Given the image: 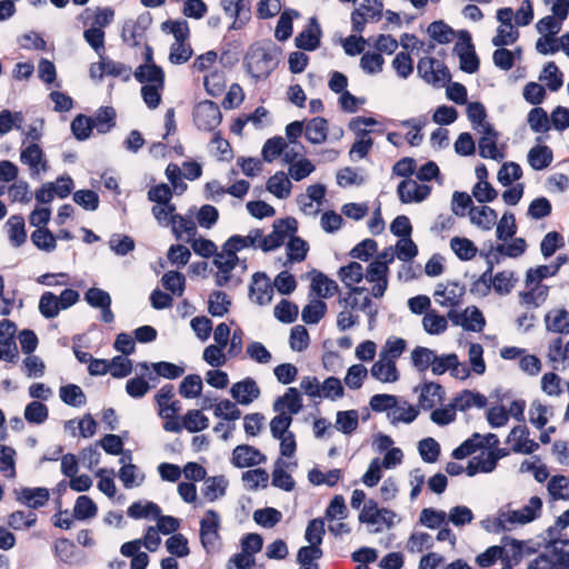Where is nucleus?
<instances>
[{
  "label": "nucleus",
  "mask_w": 569,
  "mask_h": 569,
  "mask_svg": "<svg viewBox=\"0 0 569 569\" xmlns=\"http://www.w3.org/2000/svg\"><path fill=\"white\" fill-rule=\"evenodd\" d=\"M274 44L252 43L244 57L247 72L254 79H267L277 68Z\"/></svg>",
  "instance_id": "f257e3e1"
},
{
  "label": "nucleus",
  "mask_w": 569,
  "mask_h": 569,
  "mask_svg": "<svg viewBox=\"0 0 569 569\" xmlns=\"http://www.w3.org/2000/svg\"><path fill=\"white\" fill-rule=\"evenodd\" d=\"M173 398L174 387L167 383L157 392L154 401L158 406L159 417L164 419L163 429L168 432H181L182 426L178 416L181 410V403L179 400H172Z\"/></svg>",
  "instance_id": "f03ea898"
},
{
  "label": "nucleus",
  "mask_w": 569,
  "mask_h": 569,
  "mask_svg": "<svg viewBox=\"0 0 569 569\" xmlns=\"http://www.w3.org/2000/svg\"><path fill=\"white\" fill-rule=\"evenodd\" d=\"M541 509L542 500L538 496H533L523 508L500 512L495 520V530L497 532L511 530L516 523L525 525L531 522L540 516Z\"/></svg>",
  "instance_id": "7ed1b4c3"
},
{
  "label": "nucleus",
  "mask_w": 569,
  "mask_h": 569,
  "mask_svg": "<svg viewBox=\"0 0 569 569\" xmlns=\"http://www.w3.org/2000/svg\"><path fill=\"white\" fill-rule=\"evenodd\" d=\"M559 539H551L546 551L538 555L528 566V569H569V551L559 547ZM566 545L567 541H561Z\"/></svg>",
  "instance_id": "20e7f679"
},
{
  "label": "nucleus",
  "mask_w": 569,
  "mask_h": 569,
  "mask_svg": "<svg viewBox=\"0 0 569 569\" xmlns=\"http://www.w3.org/2000/svg\"><path fill=\"white\" fill-rule=\"evenodd\" d=\"M453 52L459 57L460 69L463 72L475 73L479 70L480 60L476 53L469 31H459V40L453 47Z\"/></svg>",
  "instance_id": "39448f33"
},
{
  "label": "nucleus",
  "mask_w": 569,
  "mask_h": 569,
  "mask_svg": "<svg viewBox=\"0 0 569 569\" xmlns=\"http://www.w3.org/2000/svg\"><path fill=\"white\" fill-rule=\"evenodd\" d=\"M417 70L427 83L433 86H445L451 81V73L447 66L432 57L420 58Z\"/></svg>",
  "instance_id": "423d86ee"
},
{
  "label": "nucleus",
  "mask_w": 569,
  "mask_h": 569,
  "mask_svg": "<svg viewBox=\"0 0 569 569\" xmlns=\"http://www.w3.org/2000/svg\"><path fill=\"white\" fill-rule=\"evenodd\" d=\"M222 120V113L218 103L212 100H203L193 109V122L199 130L213 131Z\"/></svg>",
  "instance_id": "0eeeda50"
},
{
  "label": "nucleus",
  "mask_w": 569,
  "mask_h": 569,
  "mask_svg": "<svg viewBox=\"0 0 569 569\" xmlns=\"http://www.w3.org/2000/svg\"><path fill=\"white\" fill-rule=\"evenodd\" d=\"M297 231L295 219H279L273 222V230L261 238L259 247L262 251L269 252L281 247L289 233Z\"/></svg>",
  "instance_id": "6e6552de"
},
{
  "label": "nucleus",
  "mask_w": 569,
  "mask_h": 569,
  "mask_svg": "<svg viewBox=\"0 0 569 569\" xmlns=\"http://www.w3.org/2000/svg\"><path fill=\"white\" fill-rule=\"evenodd\" d=\"M367 291L365 287H350L346 297L339 298V303L343 305L347 310H361L363 311L368 318L369 323L376 321V317L378 315V310L373 308L372 301L368 295L362 298V301H359V296L363 295Z\"/></svg>",
  "instance_id": "1a4fd4ad"
},
{
  "label": "nucleus",
  "mask_w": 569,
  "mask_h": 569,
  "mask_svg": "<svg viewBox=\"0 0 569 569\" xmlns=\"http://www.w3.org/2000/svg\"><path fill=\"white\" fill-rule=\"evenodd\" d=\"M152 16L149 11H144L137 17L136 21H128L124 23L121 32V38L131 47H137L144 38L146 31L152 23Z\"/></svg>",
  "instance_id": "9d476101"
},
{
  "label": "nucleus",
  "mask_w": 569,
  "mask_h": 569,
  "mask_svg": "<svg viewBox=\"0 0 569 569\" xmlns=\"http://www.w3.org/2000/svg\"><path fill=\"white\" fill-rule=\"evenodd\" d=\"M448 318L455 326H461L467 331L481 332L486 326L482 312L475 306L467 308L462 312L450 310Z\"/></svg>",
  "instance_id": "9b49d317"
},
{
  "label": "nucleus",
  "mask_w": 569,
  "mask_h": 569,
  "mask_svg": "<svg viewBox=\"0 0 569 569\" xmlns=\"http://www.w3.org/2000/svg\"><path fill=\"white\" fill-rule=\"evenodd\" d=\"M250 299L259 306L269 305L273 297V284L264 272H256L249 286Z\"/></svg>",
  "instance_id": "f8f14e48"
},
{
  "label": "nucleus",
  "mask_w": 569,
  "mask_h": 569,
  "mask_svg": "<svg viewBox=\"0 0 569 569\" xmlns=\"http://www.w3.org/2000/svg\"><path fill=\"white\" fill-rule=\"evenodd\" d=\"M219 515L212 509L207 510L206 517L200 521V540L207 551L216 546L219 539Z\"/></svg>",
  "instance_id": "ddd939ff"
},
{
  "label": "nucleus",
  "mask_w": 569,
  "mask_h": 569,
  "mask_svg": "<svg viewBox=\"0 0 569 569\" xmlns=\"http://www.w3.org/2000/svg\"><path fill=\"white\" fill-rule=\"evenodd\" d=\"M498 131L490 123L483 126L482 136L479 139V156L485 159L500 161L505 153L497 148Z\"/></svg>",
  "instance_id": "4468645a"
},
{
  "label": "nucleus",
  "mask_w": 569,
  "mask_h": 569,
  "mask_svg": "<svg viewBox=\"0 0 569 569\" xmlns=\"http://www.w3.org/2000/svg\"><path fill=\"white\" fill-rule=\"evenodd\" d=\"M397 192L402 203L421 202L431 193V187L405 179L398 184Z\"/></svg>",
  "instance_id": "2eb2a0df"
},
{
  "label": "nucleus",
  "mask_w": 569,
  "mask_h": 569,
  "mask_svg": "<svg viewBox=\"0 0 569 569\" xmlns=\"http://www.w3.org/2000/svg\"><path fill=\"white\" fill-rule=\"evenodd\" d=\"M267 457L257 448L239 445L232 451L231 462L237 468L253 467L263 463Z\"/></svg>",
  "instance_id": "dca6fc26"
},
{
  "label": "nucleus",
  "mask_w": 569,
  "mask_h": 569,
  "mask_svg": "<svg viewBox=\"0 0 569 569\" xmlns=\"http://www.w3.org/2000/svg\"><path fill=\"white\" fill-rule=\"evenodd\" d=\"M16 331L17 326L13 321L8 319L0 321V351L7 361H13L18 353Z\"/></svg>",
  "instance_id": "f3484780"
},
{
  "label": "nucleus",
  "mask_w": 569,
  "mask_h": 569,
  "mask_svg": "<svg viewBox=\"0 0 569 569\" xmlns=\"http://www.w3.org/2000/svg\"><path fill=\"white\" fill-rule=\"evenodd\" d=\"M529 430L525 425L516 426L511 429L507 441L512 442V451L516 453L530 455L535 452L539 445L528 438Z\"/></svg>",
  "instance_id": "a211bd4d"
},
{
  "label": "nucleus",
  "mask_w": 569,
  "mask_h": 569,
  "mask_svg": "<svg viewBox=\"0 0 569 569\" xmlns=\"http://www.w3.org/2000/svg\"><path fill=\"white\" fill-rule=\"evenodd\" d=\"M230 393L238 403L248 406L260 397V389L254 379L248 377L233 383Z\"/></svg>",
  "instance_id": "6ab92c4d"
},
{
  "label": "nucleus",
  "mask_w": 569,
  "mask_h": 569,
  "mask_svg": "<svg viewBox=\"0 0 569 569\" xmlns=\"http://www.w3.org/2000/svg\"><path fill=\"white\" fill-rule=\"evenodd\" d=\"M382 16V3L378 4H361L360 8L351 12L352 31L361 33L365 29L367 21H378Z\"/></svg>",
  "instance_id": "aec40b11"
},
{
  "label": "nucleus",
  "mask_w": 569,
  "mask_h": 569,
  "mask_svg": "<svg viewBox=\"0 0 569 569\" xmlns=\"http://www.w3.org/2000/svg\"><path fill=\"white\" fill-rule=\"evenodd\" d=\"M14 492L17 500L31 509H39L46 506L50 498L49 490L44 487H23L20 490H14Z\"/></svg>",
  "instance_id": "412c9836"
},
{
  "label": "nucleus",
  "mask_w": 569,
  "mask_h": 569,
  "mask_svg": "<svg viewBox=\"0 0 569 569\" xmlns=\"http://www.w3.org/2000/svg\"><path fill=\"white\" fill-rule=\"evenodd\" d=\"M321 28L316 18H311L305 30L295 39L298 49L313 51L320 46Z\"/></svg>",
  "instance_id": "4be33fe9"
},
{
  "label": "nucleus",
  "mask_w": 569,
  "mask_h": 569,
  "mask_svg": "<svg viewBox=\"0 0 569 569\" xmlns=\"http://www.w3.org/2000/svg\"><path fill=\"white\" fill-rule=\"evenodd\" d=\"M443 387L436 382H423L420 387L418 407L423 410H431L437 403L443 400Z\"/></svg>",
  "instance_id": "5701e85b"
},
{
  "label": "nucleus",
  "mask_w": 569,
  "mask_h": 569,
  "mask_svg": "<svg viewBox=\"0 0 569 569\" xmlns=\"http://www.w3.org/2000/svg\"><path fill=\"white\" fill-rule=\"evenodd\" d=\"M20 160L23 164L29 166L33 174H38L40 170L47 171L48 164L43 160V151L37 143H30L21 150Z\"/></svg>",
  "instance_id": "b1692460"
},
{
  "label": "nucleus",
  "mask_w": 569,
  "mask_h": 569,
  "mask_svg": "<svg viewBox=\"0 0 569 569\" xmlns=\"http://www.w3.org/2000/svg\"><path fill=\"white\" fill-rule=\"evenodd\" d=\"M311 278V291L319 298L327 299L339 291L337 282L321 271L313 270Z\"/></svg>",
  "instance_id": "393cba45"
},
{
  "label": "nucleus",
  "mask_w": 569,
  "mask_h": 569,
  "mask_svg": "<svg viewBox=\"0 0 569 569\" xmlns=\"http://www.w3.org/2000/svg\"><path fill=\"white\" fill-rule=\"evenodd\" d=\"M133 76L140 83L160 84V87H164V71L156 63L140 64L133 72Z\"/></svg>",
  "instance_id": "a878e982"
},
{
  "label": "nucleus",
  "mask_w": 569,
  "mask_h": 569,
  "mask_svg": "<svg viewBox=\"0 0 569 569\" xmlns=\"http://www.w3.org/2000/svg\"><path fill=\"white\" fill-rule=\"evenodd\" d=\"M329 126L323 117L312 118L306 126L305 137L313 144H320L327 140Z\"/></svg>",
  "instance_id": "bb28decb"
},
{
  "label": "nucleus",
  "mask_w": 569,
  "mask_h": 569,
  "mask_svg": "<svg viewBox=\"0 0 569 569\" xmlns=\"http://www.w3.org/2000/svg\"><path fill=\"white\" fill-rule=\"evenodd\" d=\"M528 163L533 170L548 168L553 160V152L548 146H535L528 152Z\"/></svg>",
  "instance_id": "cd10ccee"
},
{
  "label": "nucleus",
  "mask_w": 569,
  "mask_h": 569,
  "mask_svg": "<svg viewBox=\"0 0 569 569\" xmlns=\"http://www.w3.org/2000/svg\"><path fill=\"white\" fill-rule=\"evenodd\" d=\"M238 260L229 257H224L223 253L216 254L213 258V264L218 268L216 274V284L218 287H224L231 280V271L236 268Z\"/></svg>",
  "instance_id": "c85d7f7f"
},
{
  "label": "nucleus",
  "mask_w": 569,
  "mask_h": 569,
  "mask_svg": "<svg viewBox=\"0 0 569 569\" xmlns=\"http://www.w3.org/2000/svg\"><path fill=\"white\" fill-rule=\"evenodd\" d=\"M116 110L112 107H100L90 119L93 129L99 133H107L116 126Z\"/></svg>",
  "instance_id": "c756f323"
},
{
  "label": "nucleus",
  "mask_w": 569,
  "mask_h": 569,
  "mask_svg": "<svg viewBox=\"0 0 569 569\" xmlns=\"http://www.w3.org/2000/svg\"><path fill=\"white\" fill-rule=\"evenodd\" d=\"M169 224H171L172 233L178 240L181 239L183 232L188 236L187 241H191V238L197 234V226L191 217H183L178 213L171 214Z\"/></svg>",
  "instance_id": "7c9ffc66"
},
{
  "label": "nucleus",
  "mask_w": 569,
  "mask_h": 569,
  "mask_svg": "<svg viewBox=\"0 0 569 569\" xmlns=\"http://www.w3.org/2000/svg\"><path fill=\"white\" fill-rule=\"evenodd\" d=\"M228 480L223 476L208 477L202 488L203 497L213 502L226 495Z\"/></svg>",
  "instance_id": "2f4dec72"
},
{
  "label": "nucleus",
  "mask_w": 569,
  "mask_h": 569,
  "mask_svg": "<svg viewBox=\"0 0 569 569\" xmlns=\"http://www.w3.org/2000/svg\"><path fill=\"white\" fill-rule=\"evenodd\" d=\"M455 406L459 411H466L471 407L485 408L487 406V398L482 393L473 392L465 389L459 392L455 398Z\"/></svg>",
  "instance_id": "473e14b6"
},
{
  "label": "nucleus",
  "mask_w": 569,
  "mask_h": 569,
  "mask_svg": "<svg viewBox=\"0 0 569 569\" xmlns=\"http://www.w3.org/2000/svg\"><path fill=\"white\" fill-rule=\"evenodd\" d=\"M284 406L288 408L289 415L298 413L302 408V399L299 391L296 388H288L282 397H279L274 405V411L283 410Z\"/></svg>",
  "instance_id": "72a5a7b5"
},
{
  "label": "nucleus",
  "mask_w": 569,
  "mask_h": 569,
  "mask_svg": "<svg viewBox=\"0 0 569 569\" xmlns=\"http://www.w3.org/2000/svg\"><path fill=\"white\" fill-rule=\"evenodd\" d=\"M266 188L278 199H284L289 197L292 184L283 171H278L268 179Z\"/></svg>",
  "instance_id": "f704fd0d"
},
{
  "label": "nucleus",
  "mask_w": 569,
  "mask_h": 569,
  "mask_svg": "<svg viewBox=\"0 0 569 569\" xmlns=\"http://www.w3.org/2000/svg\"><path fill=\"white\" fill-rule=\"evenodd\" d=\"M470 220L472 223L481 227L485 230H490L497 223L498 214L495 209L482 206L480 208H470Z\"/></svg>",
  "instance_id": "c9c22d12"
},
{
  "label": "nucleus",
  "mask_w": 569,
  "mask_h": 569,
  "mask_svg": "<svg viewBox=\"0 0 569 569\" xmlns=\"http://www.w3.org/2000/svg\"><path fill=\"white\" fill-rule=\"evenodd\" d=\"M6 226L8 234L13 247H21L27 241V232L24 228V218L21 214L11 216Z\"/></svg>",
  "instance_id": "e433bc0d"
},
{
  "label": "nucleus",
  "mask_w": 569,
  "mask_h": 569,
  "mask_svg": "<svg viewBox=\"0 0 569 569\" xmlns=\"http://www.w3.org/2000/svg\"><path fill=\"white\" fill-rule=\"evenodd\" d=\"M545 320L549 331L562 335L569 333V312L566 309L548 312Z\"/></svg>",
  "instance_id": "4c0bfd02"
},
{
  "label": "nucleus",
  "mask_w": 569,
  "mask_h": 569,
  "mask_svg": "<svg viewBox=\"0 0 569 569\" xmlns=\"http://www.w3.org/2000/svg\"><path fill=\"white\" fill-rule=\"evenodd\" d=\"M371 376L381 382H395L399 378V373L393 360L383 362L382 360L376 361L371 369Z\"/></svg>",
  "instance_id": "58836bf2"
},
{
  "label": "nucleus",
  "mask_w": 569,
  "mask_h": 569,
  "mask_svg": "<svg viewBox=\"0 0 569 569\" xmlns=\"http://www.w3.org/2000/svg\"><path fill=\"white\" fill-rule=\"evenodd\" d=\"M299 17V12L293 9H286L281 12L277 22L274 37L279 41H286L292 36V21Z\"/></svg>",
  "instance_id": "ea45409f"
},
{
  "label": "nucleus",
  "mask_w": 569,
  "mask_h": 569,
  "mask_svg": "<svg viewBox=\"0 0 569 569\" xmlns=\"http://www.w3.org/2000/svg\"><path fill=\"white\" fill-rule=\"evenodd\" d=\"M182 429H187L189 432L194 433L202 431L209 427V419L200 410L191 409L186 412L180 422Z\"/></svg>",
  "instance_id": "a19ab883"
},
{
  "label": "nucleus",
  "mask_w": 569,
  "mask_h": 569,
  "mask_svg": "<svg viewBox=\"0 0 569 569\" xmlns=\"http://www.w3.org/2000/svg\"><path fill=\"white\" fill-rule=\"evenodd\" d=\"M338 276L346 287H355V283L361 282L365 278L363 267L357 261H351L339 269Z\"/></svg>",
  "instance_id": "79ce46f5"
},
{
  "label": "nucleus",
  "mask_w": 569,
  "mask_h": 569,
  "mask_svg": "<svg viewBox=\"0 0 569 569\" xmlns=\"http://www.w3.org/2000/svg\"><path fill=\"white\" fill-rule=\"evenodd\" d=\"M450 248L462 261L473 259L478 252V248L475 243L470 239L463 237H453L450 240Z\"/></svg>",
  "instance_id": "37998d69"
},
{
  "label": "nucleus",
  "mask_w": 569,
  "mask_h": 569,
  "mask_svg": "<svg viewBox=\"0 0 569 569\" xmlns=\"http://www.w3.org/2000/svg\"><path fill=\"white\" fill-rule=\"evenodd\" d=\"M527 121L530 129L536 133H546L550 130V118L547 111L541 107H535L528 113Z\"/></svg>",
  "instance_id": "c03bdc74"
},
{
  "label": "nucleus",
  "mask_w": 569,
  "mask_h": 569,
  "mask_svg": "<svg viewBox=\"0 0 569 569\" xmlns=\"http://www.w3.org/2000/svg\"><path fill=\"white\" fill-rule=\"evenodd\" d=\"M383 512L389 516H396V513L387 508L379 509L378 503L373 499H369L365 502V506L359 513V521L361 523L376 525L379 522V515Z\"/></svg>",
  "instance_id": "a18cd8bd"
},
{
  "label": "nucleus",
  "mask_w": 569,
  "mask_h": 569,
  "mask_svg": "<svg viewBox=\"0 0 569 569\" xmlns=\"http://www.w3.org/2000/svg\"><path fill=\"white\" fill-rule=\"evenodd\" d=\"M326 312V302L316 299L303 307L301 318L307 325H317L325 317Z\"/></svg>",
  "instance_id": "49530a36"
},
{
  "label": "nucleus",
  "mask_w": 569,
  "mask_h": 569,
  "mask_svg": "<svg viewBox=\"0 0 569 569\" xmlns=\"http://www.w3.org/2000/svg\"><path fill=\"white\" fill-rule=\"evenodd\" d=\"M231 300L223 291H213L208 300V312L213 317H222L229 311Z\"/></svg>",
  "instance_id": "de8ad7c7"
},
{
  "label": "nucleus",
  "mask_w": 569,
  "mask_h": 569,
  "mask_svg": "<svg viewBox=\"0 0 569 569\" xmlns=\"http://www.w3.org/2000/svg\"><path fill=\"white\" fill-rule=\"evenodd\" d=\"M516 282L517 279L515 277V272L510 270H503L497 272L493 276L492 288L496 293L500 296H506L512 291Z\"/></svg>",
  "instance_id": "09e8293b"
},
{
  "label": "nucleus",
  "mask_w": 569,
  "mask_h": 569,
  "mask_svg": "<svg viewBox=\"0 0 569 569\" xmlns=\"http://www.w3.org/2000/svg\"><path fill=\"white\" fill-rule=\"evenodd\" d=\"M459 365V359L456 353H448L442 356H437L433 352L432 362H431V371L436 376L443 375L448 370H456Z\"/></svg>",
  "instance_id": "8fccbe9b"
},
{
  "label": "nucleus",
  "mask_w": 569,
  "mask_h": 569,
  "mask_svg": "<svg viewBox=\"0 0 569 569\" xmlns=\"http://www.w3.org/2000/svg\"><path fill=\"white\" fill-rule=\"evenodd\" d=\"M160 513L161 508L152 501H148L144 505L140 501L133 502L127 510V515L132 519L154 518L159 517Z\"/></svg>",
  "instance_id": "3c124183"
},
{
  "label": "nucleus",
  "mask_w": 569,
  "mask_h": 569,
  "mask_svg": "<svg viewBox=\"0 0 569 569\" xmlns=\"http://www.w3.org/2000/svg\"><path fill=\"white\" fill-rule=\"evenodd\" d=\"M430 37L440 44H447L455 37L453 29L442 20L433 21L428 27Z\"/></svg>",
  "instance_id": "603ef678"
},
{
  "label": "nucleus",
  "mask_w": 569,
  "mask_h": 569,
  "mask_svg": "<svg viewBox=\"0 0 569 569\" xmlns=\"http://www.w3.org/2000/svg\"><path fill=\"white\" fill-rule=\"evenodd\" d=\"M61 400L72 407H80L86 403V395L78 385L69 383L59 390Z\"/></svg>",
  "instance_id": "864d4df0"
},
{
  "label": "nucleus",
  "mask_w": 569,
  "mask_h": 569,
  "mask_svg": "<svg viewBox=\"0 0 569 569\" xmlns=\"http://www.w3.org/2000/svg\"><path fill=\"white\" fill-rule=\"evenodd\" d=\"M193 49L187 40L173 42L170 46L169 61L172 64H183L191 59Z\"/></svg>",
  "instance_id": "5fc2aeb1"
},
{
  "label": "nucleus",
  "mask_w": 569,
  "mask_h": 569,
  "mask_svg": "<svg viewBox=\"0 0 569 569\" xmlns=\"http://www.w3.org/2000/svg\"><path fill=\"white\" fill-rule=\"evenodd\" d=\"M359 425L357 410L338 411L336 427L345 435H351Z\"/></svg>",
  "instance_id": "6e6d98bb"
},
{
  "label": "nucleus",
  "mask_w": 569,
  "mask_h": 569,
  "mask_svg": "<svg viewBox=\"0 0 569 569\" xmlns=\"http://www.w3.org/2000/svg\"><path fill=\"white\" fill-rule=\"evenodd\" d=\"M98 508L89 496H79L73 508V516L78 520L92 518L97 515Z\"/></svg>",
  "instance_id": "4d7b16f0"
},
{
  "label": "nucleus",
  "mask_w": 569,
  "mask_h": 569,
  "mask_svg": "<svg viewBox=\"0 0 569 569\" xmlns=\"http://www.w3.org/2000/svg\"><path fill=\"white\" fill-rule=\"evenodd\" d=\"M32 243L40 250L53 251L57 247V240L53 233L47 228H38L31 233Z\"/></svg>",
  "instance_id": "13d9d810"
},
{
  "label": "nucleus",
  "mask_w": 569,
  "mask_h": 569,
  "mask_svg": "<svg viewBox=\"0 0 569 569\" xmlns=\"http://www.w3.org/2000/svg\"><path fill=\"white\" fill-rule=\"evenodd\" d=\"M162 284L171 293L181 297L186 289V278L179 271H168L162 276Z\"/></svg>",
  "instance_id": "bf43d9fd"
},
{
  "label": "nucleus",
  "mask_w": 569,
  "mask_h": 569,
  "mask_svg": "<svg viewBox=\"0 0 569 569\" xmlns=\"http://www.w3.org/2000/svg\"><path fill=\"white\" fill-rule=\"evenodd\" d=\"M60 310L62 309L54 293L50 291L42 293L39 300V311L46 319L57 317Z\"/></svg>",
  "instance_id": "052dcab7"
},
{
  "label": "nucleus",
  "mask_w": 569,
  "mask_h": 569,
  "mask_svg": "<svg viewBox=\"0 0 569 569\" xmlns=\"http://www.w3.org/2000/svg\"><path fill=\"white\" fill-rule=\"evenodd\" d=\"M202 391V380L198 375H188L179 386V393L187 399L197 398Z\"/></svg>",
  "instance_id": "680f3d73"
},
{
  "label": "nucleus",
  "mask_w": 569,
  "mask_h": 569,
  "mask_svg": "<svg viewBox=\"0 0 569 569\" xmlns=\"http://www.w3.org/2000/svg\"><path fill=\"white\" fill-rule=\"evenodd\" d=\"M38 517L32 511L17 510L8 518V525L14 530L29 529L37 523Z\"/></svg>",
  "instance_id": "e2e57ef3"
},
{
  "label": "nucleus",
  "mask_w": 569,
  "mask_h": 569,
  "mask_svg": "<svg viewBox=\"0 0 569 569\" xmlns=\"http://www.w3.org/2000/svg\"><path fill=\"white\" fill-rule=\"evenodd\" d=\"M48 417V407L40 401H31L24 409V418L29 423L41 425Z\"/></svg>",
  "instance_id": "0e129e2a"
},
{
  "label": "nucleus",
  "mask_w": 569,
  "mask_h": 569,
  "mask_svg": "<svg viewBox=\"0 0 569 569\" xmlns=\"http://www.w3.org/2000/svg\"><path fill=\"white\" fill-rule=\"evenodd\" d=\"M422 326L429 335H440L447 330L448 321L445 316L431 311L422 318Z\"/></svg>",
  "instance_id": "69168bd1"
},
{
  "label": "nucleus",
  "mask_w": 569,
  "mask_h": 569,
  "mask_svg": "<svg viewBox=\"0 0 569 569\" xmlns=\"http://www.w3.org/2000/svg\"><path fill=\"white\" fill-rule=\"evenodd\" d=\"M299 313L298 306L287 299H282L274 307V317L283 323H292L297 320Z\"/></svg>",
  "instance_id": "338daca9"
},
{
  "label": "nucleus",
  "mask_w": 569,
  "mask_h": 569,
  "mask_svg": "<svg viewBox=\"0 0 569 569\" xmlns=\"http://www.w3.org/2000/svg\"><path fill=\"white\" fill-rule=\"evenodd\" d=\"M569 487V479L566 476H552L548 482L547 489L551 500H568L569 495L562 491Z\"/></svg>",
  "instance_id": "774afa93"
}]
</instances>
